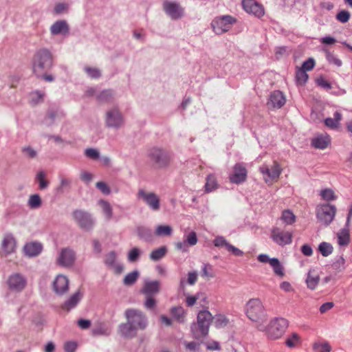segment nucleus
<instances>
[{"label": "nucleus", "instance_id": "63", "mask_svg": "<svg viewBox=\"0 0 352 352\" xmlns=\"http://www.w3.org/2000/svg\"><path fill=\"white\" fill-rule=\"evenodd\" d=\"M315 66V60L313 58H309L307 60L303 63L302 67L300 69H305V72L311 70Z\"/></svg>", "mask_w": 352, "mask_h": 352}, {"label": "nucleus", "instance_id": "49", "mask_svg": "<svg viewBox=\"0 0 352 352\" xmlns=\"http://www.w3.org/2000/svg\"><path fill=\"white\" fill-rule=\"evenodd\" d=\"M313 348L316 352H330L331 347L327 342H316Z\"/></svg>", "mask_w": 352, "mask_h": 352}, {"label": "nucleus", "instance_id": "44", "mask_svg": "<svg viewBox=\"0 0 352 352\" xmlns=\"http://www.w3.org/2000/svg\"><path fill=\"white\" fill-rule=\"evenodd\" d=\"M349 242V234L346 230L342 229L338 233V243L340 245H346Z\"/></svg>", "mask_w": 352, "mask_h": 352}, {"label": "nucleus", "instance_id": "61", "mask_svg": "<svg viewBox=\"0 0 352 352\" xmlns=\"http://www.w3.org/2000/svg\"><path fill=\"white\" fill-rule=\"evenodd\" d=\"M184 344L185 346V348L187 351H192V352H196L199 349L200 344L197 342H184Z\"/></svg>", "mask_w": 352, "mask_h": 352}, {"label": "nucleus", "instance_id": "64", "mask_svg": "<svg viewBox=\"0 0 352 352\" xmlns=\"http://www.w3.org/2000/svg\"><path fill=\"white\" fill-rule=\"evenodd\" d=\"M96 188L99 189L103 194L109 195L111 192L109 187L104 182H98L96 184Z\"/></svg>", "mask_w": 352, "mask_h": 352}, {"label": "nucleus", "instance_id": "2", "mask_svg": "<svg viewBox=\"0 0 352 352\" xmlns=\"http://www.w3.org/2000/svg\"><path fill=\"white\" fill-rule=\"evenodd\" d=\"M244 311L249 320L256 324L259 331L264 330L263 323L267 319V313L261 300L253 298L247 301Z\"/></svg>", "mask_w": 352, "mask_h": 352}, {"label": "nucleus", "instance_id": "62", "mask_svg": "<svg viewBox=\"0 0 352 352\" xmlns=\"http://www.w3.org/2000/svg\"><path fill=\"white\" fill-rule=\"evenodd\" d=\"M326 56L329 63L333 64L337 67H340L342 65V63L341 60L335 56L333 54L327 52Z\"/></svg>", "mask_w": 352, "mask_h": 352}, {"label": "nucleus", "instance_id": "56", "mask_svg": "<svg viewBox=\"0 0 352 352\" xmlns=\"http://www.w3.org/2000/svg\"><path fill=\"white\" fill-rule=\"evenodd\" d=\"M300 342V337L297 333H293L286 340V344L288 347L292 348L296 346Z\"/></svg>", "mask_w": 352, "mask_h": 352}, {"label": "nucleus", "instance_id": "59", "mask_svg": "<svg viewBox=\"0 0 352 352\" xmlns=\"http://www.w3.org/2000/svg\"><path fill=\"white\" fill-rule=\"evenodd\" d=\"M144 305L147 309H152L156 305V300L153 298V296H146V299L144 302Z\"/></svg>", "mask_w": 352, "mask_h": 352}, {"label": "nucleus", "instance_id": "30", "mask_svg": "<svg viewBox=\"0 0 352 352\" xmlns=\"http://www.w3.org/2000/svg\"><path fill=\"white\" fill-rule=\"evenodd\" d=\"M114 98L115 94L111 89L102 90L96 94V99L100 102H111Z\"/></svg>", "mask_w": 352, "mask_h": 352}, {"label": "nucleus", "instance_id": "7", "mask_svg": "<svg viewBox=\"0 0 352 352\" xmlns=\"http://www.w3.org/2000/svg\"><path fill=\"white\" fill-rule=\"evenodd\" d=\"M125 119L118 107L108 109L104 115V124L107 128L119 129L124 126Z\"/></svg>", "mask_w": 352, "mask_h": 352}, {"label": "nucleus", "instance_id": "31", "mask_svg": "<svg viewBox=\"0 0 352 352\" xmlns=\"http://www.w3.org/2000/svg\"><path fill=\"white\" fill-rule=\"evenodd\" d=\"M334 118H327L324 120V124L332 129H337L340 125V122L342 120V114L336 111L333 114Z\"/></svg>", "mask_w": 352, "mask_h": 352}, {"label": "nucleus", "instance_id": "42", "mask_svg": "<svg viewBox=\"0 0 352 352\" xmlns=\"http://www.w3.org/2000/svg\"><path fill=\"white\" fill-rule=\"evenodd\" d=\"M201 276L206 279H210L215 276L213 267L208 263H204L201 266Z\"/></svg>", "mask_w": 352, "mask_h": 352}, {"label": "nucleus", "instance_id": "40", "mask_svg": "<svg viewBox=\"0 0 352 352\" xmlns=\"http://www.w3.org/2000/svg\"><path fill=\"white\" fill-rule=\"evenodd\" d=\"M142 254V251L141 249L134 247L129 251L127 260L130 263H135L138 261Z\"/></svg>", "mask_w": 352, "mask_h": 352}, {"label": "nucleus", "instance_id": "53", "mask_svg": "<svg viewBox=\"0 0 352 352\" xmlns=\"http://www.w3.org/2000/svg\"><path fill=\"white\" fill-rule=\"evenodd\" d=\"M184 241L190 246H193L197 243V237L195 232H190L188 234L184 235Z\"/></svg>", "mask_w": 352, "mask_h": 352}, {"label": "nucleus", "instance_id": "15", "mask_svg": "<svg viewBox=\"0 0 352 352\" xmlns=\"http://www.w3.org/2000/svg\"><path fill=\"white\" fill-rule=\"evenodd\" d=\"M7 283L11 291L21 292L27 285V278L22 274L13 273L9 276Z\"/></svg>", "mask_w": 352, "mask_h": 352}, {"label": "nucleus", "instance_id": "34", "mask_svg": "<svg viewBox=\"0 0 352 352\" xmlns=\"http://www.w3.org/2000/svg\"><path fill=\"white\" fill-rule=\"evenodd\" d=\"M280 220L286 225H292L296 221L295 214L289 210H285L282 212Z\"/></svg>", "mask_w": 352, "mask_h": 352}, {"label": "nucleus", "instance_id": "25", "mask_svg": "<svg viewBox=\"0 0 352 352\" xmlns=\"http://www.w3.org/2000/svg\"><path fill=\"white\" fill-rule=\"evenodd\" d=\"M160 289V281L146 280L141 289V293H142L145 296H154L159 293Z\"/></svg>", "mask_w": 352, "mask_h": 352}, {"label": "nucleus", "instance_id": "38", "mask_svg": "<svg viewBox=\"0 0 352 352\" xmlns=\"http://www.w3.org/2000/svg\"><path fill=\"white\" fill-rule=\"evenodd\" d=\"M36 181L38 183V188L41 190L46 189L49 186V182L46 179V174L43 170L36 173Z\"/></svg>", "mask_w": 352, "mask_h": 352}, {"label": "nucleus", "instance_id": "10", "mask_svg": "<svg viewBox=\"0 0 352 352\" xmlns=\"http://www.w3.org/2000/svg\"><path fill=\"white\" fill-rule=\"evenodd\" d=\"M259 170L263 175V180L268 184H272L274 181L277 180L282 173V168L276 162H274L272 165H262Z\"/></svg>", "mask_w": 352, "mask_h": 352}, {"label": "nucleus", "instance_id": "58", "mask_svg": "<svg viewBox=\"0 0 352 352\" xmlns=\"http://www.w3.org/2000/svg\"><path fill=\"white\" fill-rule=\"evenodd\" d=\"M350 13L346 10H342L336 15V19L341 23H346L350 19Z\"/></svg>", "mask_w": 352, "mask_h": 352}, {"label": "nucleus", "instance_id": "11", "mask_svg": "<svg viewBox=\"0 0 352 352\" xmlns=\"http://www.w3.org/2000/svg\"><path fill=\"white\" fill-rule=\"evenodd\" d=\"M336 213V208L333 205L320 204L316 208V217L324 226H328L333 221Z\"/></svg>", "mask_w": 352, "mask_h": 352}, {"label": "nucleus", "instance_id": "9", "mask_svg": "<svg viewBox=\"0 0 352 352\" xmlns=\"http://www.w3.org/2000/svg\"><path fill=\"white\" fill-rule=\"evenodd\" d=\"M17 248V241L12 233H6L3 235L0 245V256L7 259L9 256L15 254Z\"/></svg>", "mask_w": 352, "mask_h": 352}, {"label": "nucleus", "instance_id": "27", "mask_svg": "<svg viewBox=\"0 0 352 352\" xmlns=\"http://www.w3.org/2000/svg\"><path fill=\"white\" fill-rule=\"evenodd\" d=\"M320 281V276L316 270H310L305 280L307 287L311 290H314Z\"/></svg>", "mask_w": 352, "mask_h": 352}, {"label": "nucleus", "instance_id": "20", "mask_svg": "<svg viewBox=\"0 0 352 352\" xmlns=\"http://www.w3.org/2000/svg\"><path fill=\"white\" fill-rule=\"evenodd\" d=\"M286 102L285 95L280 91H274L272 92L268 98L267 106L269 109H280Z\"/></svg>", "mask_w": 352, "mask_h": 352}, {"label": "nucleus", "instance_id": "37", "mask_svg": "<svg viewBox=\"0 0 352 352\" xmlns=\"http://www.w3.org/2000/svg\"><path fill=\"white\" fill-rule=\"evenodd\" d=\"M42 205V200L39 195H31L28 201V206L31 209H38Z\"/></svg>", "mask_w": 352, "mask_h": 352}, {"label": "nucleus", "instance_id": "28", "mask_svg": "<svg viewBox=\"0 0 352 352\" xmlns=\"http://www.w3.org/2000/svg\"><path fill=\"white\" fill-rule=\"evenodd\" d=\"M330 144V137L325 134L316 135L311 140V144L314 147L319 149H324Z\"/></svg>", "mask_w": 352, "mask_h": 352}, {"label": "nucleus", "instance_id": "46", "mask_svg": "<svg viewBox=\"0 0 352 352\" xmlns=\"http://www.w3.org/2000/svg\"><path fill=\"white\" fill-rule=\"evenodd\" d=\"M228 319L223 315H216L214 318V324L217 328L225 327L228 324Z\"/></svg>", "mask_w": 352, "mask_h": 352}, {"label": "nucleus", "instance_id": "8", "mask_svg": "<svg viewBox=\"0 0 352 352\" xmlns=\"http://www.w3.org/2000/svg\"><path fill=\"white\" fill-rule=\"evenodd\" d=\"M72 217L78 227L85 231H91L95 226L96 221L92 214L85 210H76Z\"/></svg>", "mask_w": 352, "mask_h": 352}, {"label": "nucleus", "instance_id": "23", "mask_svg": "<svg viewBox=\"0 0 352 352\" xmlns=\"http://www.w3.org/2000/svg\"><path fill=\"white\" fill-rule=\"evenodd\" d=\"M243 9L250 14H252L258 17L264 14L263 6L256 2L254 0H243L242 2Z\"/></svg>", "mask_w": 352, "mask_h": 352}, {"label": "nucleus", "instance_id": "22", "mask_svg": "<svg viewBox=\"0 0 352 352\" xmlns=\"http://www.w3.org/2000/svg\"><path fill=\"white\" fill-rule=\"evenodd\" d=\"M50 32L52 36H67L69 32V25L65 20H58L52 24Z\"/></svg>", "mask_w": 352, "mask_h": 352}, {"label": "nucleus", "instance_id": "43", "mask_svg": "<svg viewBox=\"0 0 352 352\" xmlns=\"http://www.w3.org/2000/svg\"><path fill=\"white\" fill-rule=\"evenodd\" d=\"M270 265L274 270V272L278 276L283 277L285 274L283 267L278 258H273L270 261Z\"/></svg>", "mask_w": 352, "mask_h": 352}, {"label": "nucleus", "instance_id": "35", "mask_svg": "<svg viewBox=\"0 0 352 352\" xmlns=\"http://www.w3.org/2000/svg\"><path fill=\"white\" fill-rule=\"evenodd\" d=\"M219 185L217 184L216 177L211 174L206 177V183L205 185V190L207 192H210L217 189Z\"/></svg>", "mask_w": 352, "mask_h": 352}, {"label": "nucleus", "instance_id": "45", "mask_svg": "<svg viewBox=\"0 0 352 352\" xmlns=\"http://www.w3.org/2000/svg\"><path fill=\"white\" fill-rule=\"evenodd\" d=\"M333 246L327 242H322L318 246V250L323 256H328L333 252Z\"/></svg>", "mask_w": 352, "mask_h": 352}, {"label": "nucleus", "instance_id": "52", "mask_svg": "<svg viewBox=\"0 0 352 352\" xmlns=\"http://www.w3.org/2000/svg\"><path fill=\"white\" fill-rule=\"evenodd\" d=\"M308 77V74L305 72V69H298L296 72V81L299 85H304L307 82Z\"/></svg>", "mask_w": 352, "mask_h": 352}, {"label": "nucleus", "instance_id": "21", "mask_svg": "<svg viewBox=\"0 0 352 352\" xmlns=\"http://www.w3.org/2000/svg\"><path fill=\"white\" fill-rule=\"evenodd\" d=\"M247 170L241 164H236L233 167L232 173L230 175V181L234 184H240L245 181Z\"/></svg>", "mask_w": 352, "mask_h": 352}, {"label": "nucleus", "instance_id": "13", "mask_svg": "<svg viewBox=\"0 0 352 352\" xmlns=\"http://www.w3.org/2000/svg\"><path fill=\"white\" fill-rule=\"evenodd\" d=\"M137 198L142 201L152 210L157 211L160 208V198L153 192H149L143 188H140L137 192Z\"/></svg>", "mask_w": 352, "mask_h": 352}, {"label": "nucleus", "instance_id": "24", "mask_svg": "<svg viewBox=\"0 0 352 352\" xmlns=\"http://www.w3.org/2000/svg\"><path fill=\"white\" fill-rule=\"evenodd\" d=\"M22 250L25 256L30 258L35 257L41 253L43 245L36 241L28 242L24 245Z\"/></svg>", "mask_w": 352, "mask_h": 352}, {"label": "nucleus", "instance_id": "47", "mask_svg": "<svg viewBox=\"0 0 352 352\" xmlns=\"http://www.w3.org/2000/svg\"><path fill=\"white\" fill-rule=\"evenodd\" d=\"M21 152L24 157L28 159H34L37 157V151L30 146H25L22 147Z\"/></svg>", "mask_w": 352, "mask_h": 352}, {"label": "nucleus", "instance_id": "19", "mask_svg": "<svg viewBox=\"0 0 352 352\" xmlns=\"http://www.w3.org/2000/svg\"><path fill=\"white\" fill-rule=\"evenodd\" d=\"M69 279L63 274H58L53 281L52 288L57 295H63L68 292Z\"/></svg>", "mask_w": 352, "mask_h": 352}, {"label": "nucleus", "instance_id": "39", "mask_svg": "<svg viewBox=\"0 0 352 352\" xmlns=\"http://www.w3.org/2000/svg\"><path fill=\"white\" fill-rule=\"evenodd\" d=\"M171 314L173 318L179 322H185V311L182 307H173L171 309Z\"/></svg>", "mask_w": 352, "mask_h": 352}, {"label": "nucleus", "instance_id": "4", "mask_svg": "<svg viewBox=\"0 0 352 352\" xmlns=\"http://www.w3.org/2000/svg\"><path fill=\"white\" fill-rule=\"evenodd\" d=\"M52 65L51 53L46 49L37 52L33 61V72L38 76H42Z\"/></svg>", "mask_w": 352, "mask_h": 352}, {"label": "nucleus", "instance_id": "17", "mask_svg": "<svg viewBox=\"0 0 352 352\" xmlns=\"http://www.w3.org/2000/svg\"><path fill=\"white\" fill-rule=\"evenodd\" d=\"M76 259V254L74 251L69 248H63L56 258V263L58 265L64 267H71Z\"/></svg>", "mask_w": 352, "mask_h": 352}, {"label": "nucleus", "instance_id": "14", "mask_svg": "<svg viewBox=\"0 0 352 352\" xmlns=\"http://www.w3.org/2000/svg\"><path fill=\"white\" fill-rule=\"evenodd\" d=\"M271 238L276 244L284 246L292 243L293 234L290 231H285L278 227H274L271 231Z\"/></svg>", "mask_w": 352, "mask_h": 352}, {"label": "nucleus", "instance_id": "29", "mask_svg": "<svg viewBox=\"0 0 352 352\" xmlns=\"http://www.w3.org/2000/svg\"><path fill=\"white\" fill-rule=\"evenodd\" d=\"M102 214L106 220H110L113 217V208L109 201L104 199H100L97 202Z\"/></svg>", "mask_w": 352, "mask_h": 352}, {"label": "nucleus", "instance_id": "48", "mask_svg": "<svg viewBox=\"0 0 352 352\" xmlns=\"http://www.w3.org/2000/svg\"><path fill=\"white\" fill-rule=\"evenodd\" d=\"M85 72L91 78H99L101 76V72L96 67L86 66L84 67Z\"/></svg>", "mask_w": 352, "mask_h": 352}, {"label": "nucleus", "instance_id": "60", "mask_svg": "<svg viewBox=\"0 0 352 352\" xmlns=\"http://www.w3.org/2000/svg\"><path fill=\"white\" fill-rule=\"evenodd\" d=\"M60 115L56 111H50L46 116V122L47 124H53L57 119L60 120Z\"/></svg>", "mask_w": 352, "mask_h": 352}, {"label": "nucleus", "instance_id": "36", "mask_svg": "<svg viewBox=\"0 0 352 352\" xmlns=\"http://www.w3.org/2000/svg\"><path fill=\"white\" fill-rule=\"evenodd\" d=\"M172 233V228L167 225H159L155 228V234L158 236H170Z\"/></svg>", "mask_w": 352, "mask_h": 352}, {"label": "nucleus", "instance_id": "6", "mask_svg": "<svg viewBox=\"0 0 352 352\" xmlns=\"http://www.w3.org/2000/svg\"><path fill=\"white\" fill-rule=\"evenodd\" d=\"M148 157L153 162L154 167L157 169L166 168L170 163L169 153L162 148L155 147L151 149L148 153Z\"/></svg>", "mask_w": 352, "mask_h": 352}, {"label": "nucleus", "instance_id": "55", "mask_svg": "<svg viewBox=\"0 0 352 352\" xmlns=\"http://www.w3.org/2000/svg\"><path fill=\"white\" fill-rule=\"evenodd\" d=\"M85 155L87 157L91 160H98L100 158V152L94 148H88L85 150Z\"/></svg>", "mask_w": 352, "mask_h": 352}, {"label": "nucleus", "instance_id": "50", "mask_svg": "<svg viewBox=\"0 0 352 352\" xmlns=\"http://www.w3.org/2000/svg\"><path fill=\"white\" fill-rule=\"evenodd\" d=\"M320 196L322 198L327 201H333L336 199V196L334 194V192L329 188H326L320 191Z\"/></svg>", "mask_w": 352, "mask_h": 352}, {"label": "nucleus", "instance_id": "26", "mask_svg": "<svg viewBox=\"0 0 352 352\" xmlns=\"http://www.w3.org/2000/svg\"><path fill=\"white\" fill-rule=\"evenodd\" d=\"M82 297V294L80 291L76 292L71 297L62 305V309L69 311L74 309L80 302Z\"/></svg>", "mask_w": 352, "mask_h": 352}, {"label": "nucleus", "instance_id": "33", "mask_svg": "<svg viewBox=\"0 0 352 352\" xmlns=\"http://www.w3.org/2000/svg\"><path fill=\"white\" fill-rule=\"evenodd\" d=\"M167 253V248L166 246H162L157 249L153 250L150 255L149 258L153 261H157L162 259Z\"/></svg>", "mask_w": 352, "mask_h": 352}, {"label": "nucleus", "instance_id": "57", "mask_svg": "<svg viewBox=\"0 0 352 352\" xmlns=\"http://www.w3.org/2000/svg\"><path fill=\"white\" fill-rule=\"evenodd\" d=\"M213 243L214 246L218 248H225L226 249L228 248V245H229V243L226 241V239L221 236H217Z\"/></svg>", "mask_w": 352, "mask_h": 352}, {"label": "nucleus", "instance_id": "18", "mask_svg": "<svg viewBox=\"0 0 352 352\" xmlns=\"http://www.w3.org/2000/svg\"><path fill=\"white\" fill-rule=\"evenodd\" d=\"M104 263L109 270L117 274L123 272L124 267L118 262V254L115 251H111L105 254Z\"/></svg>", "mask_w": 352, "mask_h": 352}, {"label": "nucleus", "instance_id": "32", "mask_svg": "<svg viewBox=\"0 0 352 352\" xmlns=\"http://www.w3.org/2000/svg\"><path fill=\"white\" fill-rule=\"evenodd\" d=\"M136 233L140 239L145 241H151L153 239V233L150 228L144 226L137 228Z\"/></svg>", "mask_w": 352, "mask_h": 352}, {"label": "nucleus", "instance_id": "3", "mask_svg": "<svg viewBox=\"0 0 352 352\" xmlns=\"http://www.w3.org/2000/svg\"><path fill=\"white\" fill-rule=\"evenodd\" d=\"M213 318L206 310L200 311L197 315V322L191 326V332L195 339H200L208 333L209 327Z\"/></svg>", "mask_w": 352, "mask_h": 352}, {"label": "nucleus", "instance_id": "12", "mask_svg": "<svg viewBox=\"0 0 352 352\" xmlns=\"http://www.w3.org/2000/svg\"><path fill=\"white\" fill-rule=\"evenodd\" d=\"M236 22V19L230 15L216 17L211 23V26L216 34L220 35L229 31Z\"/></svg>", "mask_w": 352, "mask_h": 352}, {"label": "nucleus", "instance_id": "54", "mask_svg": "<svg viewBox=\"0 0 352 352\" xmlns=\"http://www.w3.org/2000/svg\"><path fill=\"white\" fill-rule=\"evenodd\" d=\"M332 267L338 272H341L344 269V259L342 256H338L335 258L332 263Z\"/></svg>", "mask_w": 352, "mask_h": 352}, {"label": "nucleus", "instance_id": "5", "mask_svg": "<svg viewBox=\"0 0 352 352\" xmlns=\"http://www.w3.org/2000/svg\"><path fill=\"white\" fill-rule=\"evenodd\" d=\"M288 321L284 318H274L272 319L264 330L267 337L272 340L280 338L288 327Z\"/></svg>", "mask_w": 352, "mask_h": 352}, {"label": "nucleus", "instance_id": "41", "mask_svg": "<svg viewBox=\"0 0 352 352\" xmlns=\"http://www.w3.org/2000/svg\"><path fill=\"white\" fill-rule=\"evenodd\" d=\"M139 276H140V273L137 270H134V271L127 274L123 279L124 285H125L126 286L133 285L138 280Z\"/></svg>", "mask_w": 352, "mask_h": 352}, {"label": "nucleus", "instance_id": "16", "mask_svg": "<svg viewBox=\"0 0 352 352\" xmlns=\"http://www.w3.org/2000/svg\"><path fill=\"white\" fill-rule=\"evenodd\" d=\"M163 9L172 20H178L184 15V8L177 2L166 1L163 3Z\"/></svg>", "mask_w": 352, "mask_h": 352}, {"label": "nucleus", "instance_id": "51", "mask_svg": "<svg viewBox=\"0 0 352 352\" xmlns=\"http://www.w3.org/2000/svg\"><path fill=\"white\" fill-rule=\"evenodd\" d=\"M44 93L41 91H34L30 95V102L32 104H37L43 100Z\"/></svg>", "mask_w": 352, "mask_h": 352}, {"label": "nucleus", "instance_id": "1", "mask_svg": "<svg viewBox=\"0 0 352 352\" xmlns=\"http://www.w3.org/2000/svg\"><path fill=\"white\" fill-rule=\"evenodd\" d=\"M126 322L119 325L120 334L127 338H133L137 336L138 331L145 330L148 324L146 315L141 310L130 308L124 311Z\"/></svg>", "mask_w": 352, "mask_h": 352}]
</instances>
